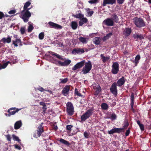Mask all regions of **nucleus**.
<instances>
[{"label": "nucleus", "instance_id": "obj_1", "mask_svg": "<svg viewBox=\"0 0 151 151\" xmlns=\"http://www.w3.org/2000/svg\"><path fill=\"white\" fill-rule=\"evenodd\" d=\"M133 19L134 23L137 27L141 28L146 25L145 22L142 18L135 17Z\"/></svg>", "mask_w": 151, "mask_h": 151}, {"label": "nucleus", "instance_id": "obj_2", "mask_svg": "<svg viewBox=\"0 0 151 151\" xmlns=\"http://www.w3.org/2000/svg\"><path fill=\"white\" fill-rule=\"evenodd\" d=\"M93 109H88L84 113L81 117V122H84L89 118L93 114Z\"/></svg>", "mask_w": 151, "mask_h": 151}, {"label": "nucleus", "instance_id": "obj_3", "mask_svg": "<svg viewBox=\"0 0 151 151\" xmlns=\"http://www.w3.org/2000/svg\"><path fill=\"white\" fill-rule=\"evenodd\" d=\"M31 13L29 11L27 10L23 12V10L21 12V14L20 15V17L25 22H27L29 18L31 16Z\"/></svg>", "mask_w": 151, "mask_h": 151}, {"label": "nucleus", "instance_id": "obj_4", "mask_svg": "<svg viewBox=\"0 0 151 151\" xmlns=\"http://www.w3.org/2000/svg\"><path fill=\"white\" fill-rule=\"evenodd\" d=\"M92 65L91 62L89 60L88 62L86 63L85 66L83 67L82 71L84 74H86L88 73L92 68Z\"/></svg>", "mask_w": 151, "mask_h": 151}, {"label": "nucleus", "instance_id": "obj_5", "mask_svg": "<svg viewBox=\"0 0 151 151\" xmlns=\"http://www.w3.org/2000/svg\"><path fill=\"white\" fill-rule=\"evenodd\" d=\"M66 111L68 114L70 115H72L74 111V107L72 104L68 102L66 104Z\"/></svg>", "mask_w": 151, "mask_h": 151}, {"label": "nucleus", "instance_id": "obj_6", "mask_svg": "<svg viewBox=\"0 0 151 151\" xmlns=\"http://www.w3.org/2000/svg\"><path fill=\"white\" fill-rule=\"evenodd\" d=\"M119 65L117 62H113L112 66L111 72L114 74H117L119 71Z\"/></svg>", "mask_w": 151, "mask_h": 151}, {"label": "nucleus", "instance_id": "obj_7", "mask_svg": "<svg viewBox=\"0 0 151 151\" xmlns=\"http://www.w3.org/2000/svg\"><path fill=\"white\" fill-rule=\"evenodd\" d=\"M85 63V60H82L80 62L77 63L72 68V70H75L77 69L81 68L84 66Z\"/></svg>", "mask_w": 151, "mask_h": 151}, {"label": "nucleus", "instance_id": "obj_8", "mask_svg": "<svg viewBox=\"0 0 151 151\" xmlns=\"http://www.w3.org/2000/svg\"><path fill=\"white\" fill-rule=\"evenodd\" d=\"M48 24L49 27L51 28L61 29L63 27L61 26L52 22H49Z\"/></svg>", "mask_w": 151, "mask_h": 151}, {"label": "nucleus", "instance_id": "obj_9", "mask_svg": "<svg viewBox=\"0 0 151 151\" xmlns=\"http://www.w3.org/2000/svg\"><path fill=\"white\" fill-rule=\"evenodd\" d=\"M103 23L107 26H113L114 24L113 21L110 18H108L104 20L103 21Z\"/></svg>", "mask_w": 151, "mask_h": 151}, {"label": "nucleus", "instance_id": "obj_10", "mask_svg": "<svg viewBox=\"0 0 151 151\" xmlns=\"http://www.w3.org/2000/svg\"><path fill=\"white\" fill-rule=\"evenodd\" d=\"M85 51L83 49L77 48L73 49L72 51V53L74 54H77L79 55H81Z\"/></svg>", "mask_w": 151, "mask_h": 151}, {"label": "nucleus", "instance_id": "obj_11", "mask_svg": "<svg viewBox=\"0 0 151 151\" xmlns=\"http://www.w3.org/2000/svg\"><path fill=\"white\" fill-rule=\"evenodd\" d=\"M116 82H114L111 85V88H110L111 92L113 94H116L117 93V89Z\"/></svg>", "mask_w": 151, "mask_h": 151}, {"label": "nucleus", "instance_id": "obj_12", "mask_svg": "<svg viewBox=\"0 0 151 151\" xmlns=\"http://www.w3.org/2000/svg\"><path fill=\"white\" fill-rule=\"evenodd\" d=\"M71 61L69 59H65L64 62H62L59 61H58V63L60 66H67L71 63Z\"/></svg>", "mask_w": 151, "mask_h": 151}, {"label": "nucleus", "instance_id": "obj_13", "mask_svg": "<svg viewBox=\"0 0 151 151\" xmlns=\"http://www.w3.org/2000/svg\"><path fill=\"white\" fill-rule=\"evenodd\" d=\"M116 3V0H103L102 5L105 6L107 4L113 5Z\"/></svg>", "mask_w": 151, "mask_h": 151}, {"label": "nucleus", "instance_id": "obj_14", "mask_svg": "<svg viewBox=\"0 0 151 151\" xmlns=\"http://www.w3.org/2000/svg\"><path fill=\"white\" fill-rule=\"evenodd\" d=\"M126 81V79L124 76L119 79L116 83L117 86L121 87L124 84Z\"/></svg>", "mask_w": 151, "mask_h": 151}, {"label": "nucleus", "instance_id": "obj_15", "mask_svg": "<svg viewBox=\"0 0 151 151\" xmlns=\"http://www.w3.org/2000/svg\"><path fill=\"white\" fill-rule=\"evenodd\" d=\"M132 32V30L130 28L126 27L124 30L123 33L126 37H127L130 35Z\"/></svg>", "mask_w": 151, "mask_h": 151}, {"label": "nucleus", "instance_id": "obj_16", "mask_svg": "<svg viewBox=\"0 0 151 151\" xmlns=\"http://www.w3.org/2000/svg\"><path fill=\"white\" fill-rule=\"evenodd\" d=\"M43 124V123H42L40 126L38 127L37 132L38 137H40L41 134L43 132L44 130L42 127V124Z\"/></svg>", "mask_w": 151, "mask_h": 151}, {"label": "nucleus", "instance_id": "obj_17", "mask_svg": "<svg viewBox=\"0 0 151 151\" xmlns=\"http://www.w3.org/2000/svg\"><path fill=\"white\" fill-rule=\"evenodd\" d=\"M122 131V129L119 128H116L112 129L108 131V133L110 134H113L115 133H119Z\"/></svg>", "mask_w": 151, "mask_h": 151}, {"label": "nucleus", "instance_id": "obj_18", "mask_svg": "<svg viewBox=\"0 0 151 151\" xmlns=\"http://www.w3.org/2000/svg\"><path fill=\"white\" fill-rule=\"evenodd\" d=\"M113 21L114 23L115 22L118 23L119 21V18L118 17L116 13H114L111 15V18H110Z\"/></svg>", "mask_w": 151, "mask_h": 151}, {"label": "nucleus", "instance_id": "obj_19", "mask_svg": "<svg viewBox=\"0 0 151 151\" xmlns=\"http://www.w3.org/2000/svg\"><path fill=\"white\" fill-rule=\"evenodd\" d=\"M133 37L135 39H139L140 40H142L144 39V36L139 33H137L134 34Z\"/></svg>", "mask_w": 151, "mask_h": 151}, {"label": "nucleus", "instance_id": "obj_20", "mask_svg": "<svg viewBox=\"0 0 151 151\" xmlns=\"http://www.w3.org/2000/svg\"><path fill=\"white\" fill-rule=\"evenodd\" d=\"M71 86L70 85H66L64 87L62 91V93L63 94H68L70 89V87Z\"/></svg>", "mask_w": 151, "mask_h": 151}, {"label": "nucleus", "instance_id": "obj_21", "mask_svg": "<svg viewBox=\"0 0 151 151\" xmlns=\"http://www.w3.org/2000/svg\"><path fill=\"white\" fill-rule=\"evenodd\" d=\"M22 124V122L21 120L17 121L14 124V129H18L21 127Z\"/></svg>", "mask_w": 151, "mask_h": 151}, {"label": "nucleus", "instance_id": "obj_22", "mask_svg": "<svg viewBox=\"0 0 151 151\" xmlns=\"http://www.w3.org/2000/svg\"><path fill=\"white\" fill-rule=\"evenodd\" d=\"M49 53H51V55L52 56H55L56 58L60 60H64V59L62 58L61 56L56 53L51 51H49Z\"/></svg>", "mask_w": 151, "mask_h": 151}, {"label": "nucleus", "instance_id": "obj_23", "mask_svg": "<svg viewBox=\"0 0 151 151\" xmlns=\"http://www.w3.org/2000/svg\"><path fill=\"white\" fill-rule=\"evenodd\" d=\"M88 22V19L86 18L83 17L79 22V25L82 26L85 23H86Z\"/></svg>", "mask_w": 151, "mask_h": 151}, {"label": "nucleus", "instance_id": "obj_24", "mask_svg": "<svg viewBox=\"0 0 151 151\" xmlns=\"http://www.w3.org/2000/svg\"><path fill=\"white\" fill-rule=\"evenodd\" d=\"M21 109H17L16 111H11V110L8 109L7 111V112L9 113V114H8V116H10L11 115L14 114L16 112H18Z\"/></svg>", "mask_w": 151, "mask_h": 151}, {"label": "nucleus", "instance_id": "obj_25", "mask_svg": "<svg viewBox=\"0 0 151 151\" xmlns=\"http://www.w3.org/2000/svg\"><path fill=\"white\" fill-rule=\"evenodd\" d=\"M36 90H38L41 92H43L44 91H48L49 92L50 94L52 93V91L48 89V88L47 89H45L42 87H39V88H36Z\"/></svg>", "mask_w": 151, "mask_h": 151}, {"label": "nucleus", "instance_id": "obj_26", "mask_svg": "<svg viewBox=\"0 0 151 151\" xmlns=\"http://www.w3.org/2000/svg\"><path fill=\"white\" fill-rule=\"evenodd\" d=\"M71 26L73 29H76L78 25L77 22L75 21H72L71 23Z\"/></svg>", "mask_w": 151, "mask_h": 151}, {"label": "nucleus", "instance_id": "obj_27", "mask_svg": "<svg viewBox=\"0 0 151 151\" xmlns=\"http://www.w3.org/2000/svg\"><path fill=\"white\" fill-rule=\"evenodd\" d=\"M11 39L9 37H7V38L4 37L1 39V41L2 42L4 43H5L6 42L7 43H9L11 42Z\"/></svg>", "mask_w": 151, "mask_h": 151}, {"label": "nucleus", "instance_id": "obj_28", "mask_svg": "<svg viewBox=\"0 0 151 151\" xmlns=\"http://www.w3.org/2000/svg\"><path fill=\"white\" fill-rule=\"evenodd\" d=\"M100 37H95L93 41V43L96 45H99L100 43Z\"/></svg>", "mask_w": 151, "mask_h": 151}, {"label": "nucleus", "instance_id": "obj_29", "mask_svg": "<svg viewBox=\"0 0 151 151\" xmlns=\"http://www.w3.org/2000/svg\"><path fill=\"white\" fill-rule=\"evenodd\" d=\"M79 41L83 44H86L87 42V38L86 37H81L78 38Z\"/></svg>", "mask_w": 151, "mask_h": 151}, {"label": "nucleus", "instance_id": "obj_30", "mask_svg": "<svg viewBox=\"0 0 151 151\" xmlns=\"http://www.w3.org/2000/svg\"><path fill=\"white\" fill-rule=\"evenodd\" d=\"M100 57L102 60V61L103 63H105L110 58L109 57H106L104 56V55L101 54L100 55Z\"/></svg>", "mask_w": 151, "mask_h": 151}, {"label": "nucleus", "instance_id": "obj_31", "mask_svg": "<svg viewBox=\"0 0 151 151\" xmlns=\"http://www.w3.org/2000/svg\"><path fill=\"white\" fill-rule=\"evenodd\" d=\"M113 34L112 33L110 32L108 34H107L106 35L104 36L103 38V40L104 41H105L107 40L111 37V36Z\"/></svg>", "mask_w": 151, "mask_h": 151}, {"label": "nucleus", "instance_id": "obj_32", "mask_svg": "<svg viewBox=\"0 0 151 151\" xmlns=\"http://www.w3.org/2000/svg\"><path fill=\"white\" fill-rule=\"evenodd\" d=\"M31 4V3L30 2V1H28L27 2H26L24 6L23 7V12H24L25 10L27 8H28L29 6Z\"/></svg>", "mask_w": 151, "mask_h": 151}, {"label": "nucleus", "instance_id": "obj_33", "mask_svg": "<svg viewBox=\"0 0 151 151\" xmlns=\"http://www.w3.org/2000/svg\"><path fill=\"white\" fill-rule=\"evenodd\" d=\"M9 63H11L9 61H8L2 65L0 64V70L2 69L5 68Z\"/></svg>", "mask_w": 151, "mask_h": 151}, {"label": "nucleus", "instance_id": "obj_34", "mask_svg": "<svg viewBox=\"0 0 151 151\" xmlns=\"http://www.w3.org/2000/svg\"><path fill=\"white\" fill-rule=\"evenodd\" d=\"M59 141L63 144H64L67 146H69L70 145V143L67 141L63 139H60L59 140Z\"/></svg>", "mask_w": 151, "mask_h": 151}, {"label": "nucleus", "instance_id": "obj_35", "mask_svg": "<svg viewBox=\"0 0 151 151\" xmlns=\"http://www.w3.org/2000/svg\"><path fill=\"white\" fill-rule=\"evenodd\" d=\"M131 109L133 111H134V110L133 108V106H134V95H131Z\"/></svg>", "mask_w": 151, "mask_h": 151}, {"label": "nucleus", "instance_id": "obj_36", "mask_svg": "<svg viewBox=\"0 0 151 151\" xmlns=\"http://www.w3.org/2000/svg\"><path fill=\"white\" fill-rule=\"evenodd\" d=\"M13 44L16 47L18 46L17 44L21 42V40L19 39H17L15 40H13L12 41Z\"/></svg>", "mask_w": 151, "mask_h": 151}, {"label": "nucleus", "instance_id": "obj_37", "mask_svg": "<svg viewBox=\"0 0 151 151\" xmlns=\"http://www.w3.org/2000/svg\"><path fill=\"white\" fill-rule=\"evenodd\" d=\"M140 59V56L139 55H138L136 56L134 60V62L136 64V65H137V64L139 63V60Z\"/></svg>", "mask_w": 151, "mask_h": 151}, {"label": "nucleus", "instance_id": "obj_38", "mask_svg": "<svg viewBox=\"0 0 151 151\" xmlns=\"http://www.w3.org/2000/svg\"><path fill=\"white\" fill-rule=\"evenodd\" d=\"M101 108L104 110H106L108 108V105L105 103H102L101 105Z\"/></svg>", "mask_w": 151, "mask_h": 151}, {"label": "nucleus", "instance_id": "obj_39", "mask_svg": "<svg viewBox=\"0 0 151 151\" xmlns=\"http://www.w3.org/2000/svg\"><path fill=\"white\" fill-rule=\"evenodd\" d=\"M73 16L77 18H79L80 19L81 18L83 17L84 16L83 14L81 13H79L77 14L76 15H74Z\"/></svg>", "mask_w": 151, "mask_h": 151}, {"label": "nucleus", "instance_id": "obj_40", "mask_svg": "<svg viewBox=\"0 0 151 151\" xmlns=\"http://www.w3.org/2000/svg\"><path fill=\"white\" fill-rule=\"evenodd\" d=\"M129 123L127 121H125L124 122V125L122 128H121L122 129V130L124 129H126L128 127Z\"/></svg>", "mask_w": 151, "mask_h": 151}, {"label": "nucleus", "instance_id": "obj_41", "mask_svg": "<svg viewBox=\"0 0 151 151\" xmlns=\"http://www.w3.org/2000/svg\"><path fill=\"white\" fill-rule=\"evenodd\" d=\"M44 33L43 32H42L39 34V38L40 40L43 39L44 37Z\"/></svg>", "mask_w": 151, "mask_h": 151}, {"label": "nucleus", "instance_id": "obj_42", "mask_svg": "<svg viewBox=\"0 0 151 151\" xmlns=\"http://www.w3.org/2000/svg\"><path fill=\"white\" fill-rule=\"evenodd\" d=\"M34 27L32 25H29L28 28V32H31L33 29Z\"/></svg>", "mask_w": 151, "mask_h": 151}, {"label": "nucleus", "instance_id": "obj_43", "mask_svg": "<svg viewBox=\"0 0 151 151\" xmlns=\"http://www.w3.org/2000/svg\"><path fill=\"white\" fill-rule=\"evenodd\" d=\"M12 136L13 139L14 140L18 141V142H19L20 141V140L19 139L18 137L16 136L15 135L13 134L12 135Z\"/></svg>", "mask_w": 151, "mask_h": 151}, {"label": "nucleus", "instance_id": "obj_44", "mask_svg": "<svg viewBox=\"0 0 151 151\" xmlns=\"http://www.w3.org/2000/svg\"><path fill=\"white\" fill-rule=\"evenodd\" d=\"M25 31V27H21L20 29V31L21 33V34L22 35L24 34Z\"/></svg>", "mask_w": 151, "mask_h": 151}, {"label": "nucleus", "instance_id": "obj_45", "mask_svg": "<svg viewBox=\"0 0 151 151\" xmlns=\"http://www.w3.org/2000/svg\"><path fill=\"white\" fill-rule=\"evenodd\" d=\"M68 78H66L64 79H62L60 81V83H65L68 81Z\"/></svg>", "mask_w": 151, "mask_h": 151}, {"label": "nucleus", "instance_id": "obj_46", "mask_svg": "<svg viewBox=\"0 0 151 151\" xmlns=\"http://www.w3.org/2000/svg\"><path fill=\"white\" fill-rule=\"evenodd\" d=\"M98 0H91L89 1L88 2L91 4H96L98 2Z\"/></svg>", "mask_w": 151, "mask_h": 151}, {"label": "nucleus", "instance_id": "obj_47", "mask_svg": "<svg viewBox=\"0 0 151 151\" xmlns=\"http://www.w3.org/2000/svg\"><path fill=\"white\" fill-rule=\"evenodd\" d=\"M117 4H123L124 1V0H116Z\"/></svg>", "mask_w": 151, "mask_h": 151}, {"label": "nucleus", "instance_id": "obj_48", "mask_svg": "<svg viewBox=\"0 0 151 151\" xmlns=\"http://www.w3.org/2000/svg\"><path fill=\"white\" fill-rule=\"evenodd\" d=\"M89 133L86 132H85L84 133V137L86 138H88Z\"/></svg>", "mask_w": 151, "mask_h": 151}, {"label": "nucleus", "instance_id": "obj_49", "mask_svg": "<svg viewBox=\"0 0 151 151\" xmlns=\"http://www.w3.org/2000/svg\"><path fill=\"white\" fill-rule=\"evenodd\" d=\"M16 12V11L15 10H12L9 12L8 13L10 14H15Z\"/></svg>", "mask_w": 151, "mask_h": 151}, {"label": "nucleus", "instance_id": "obj_50", "mask_svg": "<svg viewBox=\"0 0 151 151\" xmlns=\"http://www.w3.org/2000/svg\"><path fill=\"white\" fill-rule=\"evenodd\" d=\"M111 118L113 120L115 119L116 118V115L115 114H112L111 116Z\"/></svg>", "mask_w": 151, "mask_h": 151}, {"label": "nucleus", "instance_id": "obj_51", "mask_svg": "<svg viewBox=\"0 0 151 151\" xmlns=\"http://www.w3.org/2000/svg\"><path fill=\"white\" fill-rule=\"evenodd\" d=\"M88 14L89 17L91 16L94 13L93 11H89L88 12Z\"/></svg>", "mask_w": 151, "mask_h": 151}, {"label": "nucleus", "instance_id": "obj_52", "mask_svg": "<svg viewBox=\"0 0 151 151\" xmlns=\"http://www.w3.org/2000/svg\"><path fill=\"white\" fill-rule=\"evenodd\" d=\"M73 126L71 125H67L66 126V129L70 131Z\"/></svg>", "mask_w": 151, "mask_h": 151}, {"label": "nucleus", "instance_id": "obj_53", "mask_svg": "<svg viewBox=\"0 0 151 151\" xmlns=\"http://www.w3.org/2000/svg\"><path fill=\"white\" fill-rule=\"evenodd\" d=\"M4 17V14L3 12L0 11V19Z\"/></svg>", "mask_w": 151, "mask_h": 151}, {"label": "nucleus", "instance_id": "obj_54", "mask_svg": "<svg viewBox=\"0 0 151 151\" xmlns=\"http://www.w3.org/2000/svg\"><path fill=\"white\" fill-rule=\"evenodd\" d=\"M14 147L15 148L19 150H20L21 149V148L18 145H14Z\"/></svg>", "mask_w": 151, "mask_h": 151}, {"label": "nucleus", "instance_id": "obj_55", "mask_svg": "<svg viewBox=\"0 0 151 151\" xmlns=\"http://www.w3.org/2000/svg\"><path fill=\"white\" fill-rule=\"evenodd\" d=\"M6 137L7 138V139L8 141H11V138L9 134L7 135H6Z\"/></svg>", "mask_w": 151, "mask_h": 151}, {"label": "nucleus", "instance_id": "obj_56", "mask_svg": "<svg viewBox=\"0 0 151 151\" xmlns=\"http://www.w3.org/2000/svg\"><path fill=\"white\" fill-rule=\"evenodd\" d=\"M130 133V130L129 129L127 130L125 133V135L126 136H128Z\"/></svg>", "mask_w": 151, "mask_h": 151}, {"label": "nucleus", "instance_id": "obj_57", "mask_svg": "<svg viewBox=\"0 0 151 151\" xmlns=\"http://www.w3.org/2000/svg\"><path fill=\"white\" fill-rule=\"evenodd\" d=\"M139 126L140 127V128L142 130V131L144 130V126L142 124H141L139 125Z\"/></svg>", "mask_w": 151, "mask_h": 151}, {"label": "nucleus", "instance_id": "obj_58", "mask_svg": "<svg viewBox=\"0 0 151 151\" xmlns=\"http://www.w3.org/2000/svg\"><path fill=\"white\" fill-rule=\"evenodd\" d=\"M75 94H81L79 93L77 89L76 88L75 89Z\"/></svg>", "mask_w": 151, "mask_h": 151}, {"label": "nucleus", "instance_id": "obj_59", "mask_svg": "<svg viewBox=\"0 0 151 151\" xmlns=\"http://www.w3.org/2000/svg\"><path fill=\"white\" fill-rule=\"evenodd\" d=\"M116 104V103L115 102H113L111 104V105L112 107L114 106Z\"/></svg>", "mask_w": 151, "mask_h": 151}, {"label": "nucleus", "instance_id": "obj_60", "mask_svg": "<svg viewBox=\"0 0 151 151\" xmlns=\"http://www.w3.org/2000/svg\"><path fill=\"white\" fill-rule=\"evenodd\" d=\"M40 105L43 106H45V103L43 102H41L40 103Z\"/></svg>", "mask_w": 151, "mask_h": 151}, {"label": "nucleus", "instance_id": "obj_61", "mask_svg": "<svg viewBox=\"0 0 151 151\" xmlns=\"http://www.w3.org/2000/svg\"><path fill=\"white\" fill-rule=\"evenodd\" d=\"M101 88L100 86H99L97 88V91L98 92H100L101 90Z\"/></svg>", "mask_w": 151, "mask_h": 151}, {"label": "nucleus", "instance_id": "obj_62", "mask_svg": "<svg viewBox=\"0 0 151 151\" xmlns=\"http://www.w3.org/2000/svg\"><path fill=\"white\" fill-rule=\"evenodd\" d=\"M53 129L55 130L56 131L57 130L58 127L57 126H54L53 127Z\"/></svg>", "mask_w": 151, "mask_h": 151}, {"label": "nucleus", "instance_id": "obj_63", "mask_svg": "<svg viewBox=\"0 0 151 151\" xmlns=\"http://www.w3.org/2000/svg\"><path fill=\"white\" fill-rule=\"evenodd\" d=\"M42 109H44V111H45L46 109L47 108L46 107V105H45V106H43Z\"/></svg>", "mask_w": 151, "mask_h": 151}, {"label": "nucleus", "instance_id": "obj_64", "mask_svg": "<svg viewBox=\"0 0 151 151\" xmlns=\"http://www.w3.org/2000/svg\"><path fill=\"white\" fill-rule=\"evenodd\" d=\"M148 39L150 41H151V35L148 36Z\"/></svg>", "mask_w": 151, "mask_h": 151}]
</instances>
